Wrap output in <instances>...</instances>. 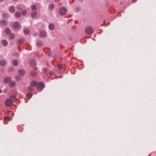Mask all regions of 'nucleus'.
I'll return each instance as SVG.
<instances>
[{
    "label": "nucleus",
    "instance_id": "36",
    "mask_svg": "<svg viewBox=\"0 0 156 156\" xmlns=\"http://www.w3.org/2000/svg\"><path fill=\"white\" fill-rule=\"evenodd\" d=\"M137 0H132V1L133 2H135Z\"/></svg>",
    "mask_w": 156,
    "mask_h": 156
},
{
    "label": "nucleus",
    "instance_id": "19",
    "mask_svg": "<svg viewBox=\"0 0 156 156\" xmlns=\"http://www.w3.org/2000/svg\"><path fill=\"white\" fill-rule=\"evenodd\" d=\"M16 83L14 81H12L9 84V85L10 87H13L16 86Z\"/></svg>",
    "mask_w": 156,
    "mask_h": 156
},
{
    "label": "nucleus",
    "instance_id": "30",
    "mask_svg": "<svg viewBox=\"0 0 156 156\" xmlns=\"http://www.w3.org/2000/svg\"><path fill=\"white\" fill-rule=\"evenodd\" d=\"M31 9L32 10H36L37 9V7L35 5H34L31 6Z\"/></svg>",
    "mask_w": 156,
    "mask_h": 156
},
{
    "label": "nucleus",
    "instance_id": "25",
    "mask_svg": "<svg viewBox=\"0 0 156 156\" xmlns=\"http://www.w3.org/2000/svg\"><path fill=\"white\" fill-rule=\"evenodd\" d=\"M32 93L31 92H29L26 95V97L28 98H30L32 97Z\"/></svg>",
    "mask_w": 156,
    "mask_h": 156
},
{
    "label": "nucleus",
    "instance_id": "8",
    "mask_svg": "<svg viewBox=\"0 0 156 156\" xmlns=\"http://www.w3.org/2000/svg\"><path fill=\"white\" fill-rule=\"evenodd\" d=\"M29 63L30 66L32 67L35 66L36 65V62L34 60H30L29 61Z\"/></svg>",
    "mask_w": 156,
    "mask_h": 156
},
{
    "label": "nucleus",
    "instance_id": "34",
    "mask_svg": "<svg viewBox=\"0 0 156 156\" xmlns=\"http://www.w3.org/2000/svg\"><path fill=\"white\" fill-rule=\"evenodd\" d=\"M28 88L30 91H33L34 90V88L32 87H28Z\"/></svg>",
    "mask_w": 156,
    "mask_h": 156
},
{
    "label": "nucleus",
    "instance_id": "6",
    "mask_svg": "<svg viewBox=\"0 0 156 156\" xmlns=\"http://www.w3.org/2000/svg\"><path fill=\"white\" fill-rule=\"evenodd\" d=\"M7 21L4 20H2L0 22V25L1 26H4L7 25Z\"/></svg>",
    "mask_w": 156,
    "mask_h": 156
},
{
    "label": "nucleus",
    "instance_id": "14",
    "mask_svg": "<svg viewBox=\"0 0 156 156\" xmlns=\"http://www.w3.org/2000/svg\"><path fill=\"white\" fill-rule=\"evenodd\" d=\"M30 75L32 77H34L36 76L37 74L36 72L35 71H31L30 73Z\"/></svg>",
    "mask_w": 156,
    "mask_h": 156
},
{
    "label": "nucleus",
    "instance_id": "21",
    "mask_svg": "<svg viewBox=\"0 0 156 156\" xmlns=\"http://www.w3.org/2000/svg\"><path fill=\"white\" fill-rule=\"evenodd\" d=\"M2 44L4 46H7L8 44V42L6 40H3L2 41Z\"/></svg>",
    "mask_w": 156,
    "mask_h": 156
},
{
    "label": "nucleus",
    "instance_id": "33",
    "mask_svg": "<svg viewBox=\"0 0 156 156\" xmlns=\"http://www.w3.org/2000/svg\"><path fill=\"white\" fill-rule=\"evenodd\" d=\"M48 71V69L46 68H44L43 69V72L45 73H46Z\"/></svg>",
    "mask_w": 156,
    "mask_h": 156
},
{
    "label": "nucleus",
    "instance_id": "16",
    "mask_svg": "<svg viewBox=\"0 0 156 156\" xmlns=\"http://www.w3.org/2000/svg\"><path fill=\"white\" fill-rule=\"evenodd\" d=\"M19 24L17 22H14L13 24V27L15 28H17L19 27Z\"/></svg>",
    "mask_w": 156,
    "mask_h": 156
},
{
    "label": "nucleus",
    "instance_id": "2",
    "mask_svg": "<svg viewBox=\"0 0 156 156\" xmlns=\"http://www.w3.org/2000/svg\"><path fill=\"white\" fill-rule=\"evenodd\" d=\"M13 103V101L11 99H7L5 102V105L7 107H9L12 105Z\"/></svg>",
    "mask_w": 156,
    "mask_h": 156
},
{
    "label": "nucleus",
    "instance_id": "20",
    "mask_svg": "<svg viewBox=\"0 0 156 156\" xmlns=\"http://www.w3.org/2000/svg\"><path fill=\"white\" fill-rule=\"evenodd\" d=\"M31 84L33 87L37 86L38 85L37 82L36 81H32L31 83Z\"/></svg>",
    "mask_w": 156,
    "mask_h": 156
},
{
    "label": "nucleus",
    "instance_id": "35",
    "mask_svg": "<svg viewBox=\"0 0 156 156\" xmlns=\"http://www.w3.org/2000/svg\"><path fill=\"white\" fill-rule=\"evenodd\" d=\"M22 14L23 15H25L26 14V11H23L22 12Z\"/></svg>",
    "mask_w": 156,
    "mask_h": 156
},
{
    "label": "nucleus",
    "instance_id": "3",
    "mask_svg": "<svg viewBox=\"0 0 156 156\" xmlns=\"http://www.w3.org/2000/svg\"><path fill=\"white\" fill-rule=\"evenodd\" d=\"M85 32L87 34H91L93 32V29L91 27H88L86 28Z\"/></svg>",
    "mask_w": 156,
    "mask_h": 156
},
{
    "label": "nucleus",
    "instance_id": "22",
    "mask_svg": "<svg viewBox=\"0 0 156 156\" xmlns=\"http://www.w3.org/2000/svg\"><path fill=\"white\" fill-rule=\"evenodd\" d=\"M37 15V12L35 11H33L31 13V15L32 17H36Z\"/></svg>",
    "mask_w": 156,
    "mask_h": 156
},
{
    "label": "nucleus",
    "instance_id": "1",
    "mask_svg": "<svg viewBox=\"0 0 156 156\" xmlns=\"http://www.w3.org/2000/svg\"><path fill=\"white\" fill-rule=\"evenodd\" d=\"M58 12L60 15L64 16L66 14L67 9L64 7H62L59 9Z\"/></svg>",
    "mask_w": 156,
    "mask_h": 156
},
{
    "label": "nucleus",
    "instance_id": "15",
    "mask_svg": "<svg viewBox=\"0 0 156 156\" xmlns=\"http://www.w3.org/2000/svg\"><path fill=\"white\" fill-rule=\"evenodd\" d=\"M54 25L52 23L50 24L48 26V28L51 30H54Z\"/></svg>",
    "mask_w": 156,
    "mask_h": 156
},
{
    "label": "nucleus",
    "instance_id": "11",
    "mask_svg": "<svg viewBox=\"0 0 156 156\" xmlns=\"http://www.w3.org/2000/svg\"><path fill=\"white\" fill-rule=\"evenodd\" d=\"M24 42V39L23 38L20 39L17 42V44L19 46L22 44Z\"/></svg>",
    "mask_w": 156,
    "mask_h": 156
},
{
    "label": "nucleus",
    "instance_id": "41",
    "mask_svg": "<svg viewBox=\"0 0 156 156\" xmlns=\"http://www.w3.org/2000/svg\"><path fill=\"white\" fill-rule=\"evenodd\" d=\"M13 0L14 1H17V0Z\"/></svg>",
    "mask_w": 156,
    "mask_h": 156
},
{
    "label": "nucleus",
    "instance_id": "38",
    "mask_svg": "<svg viewBox=\"0 0 156 156\" xmlns=\"http://www.w3.org/2000/svg\"><path fill=\"white\" fill-rule=\"evenodd\" d=\"M55 0V1L57 2H59L60 1V0Z\"/></svg>",
    "mask_w": 156,
    "mask_h": 156
},
{
    "label": "nucleus",
    "instance_id": "4",
    "mask_svg": "<svg viewBox=\"0 0 156 156\" xmlns=\"http://www.w3.org/2000/svg\"><path fill=\"white\" fill-rule=\"evenodd\" d=\"M45 87L44 83L42 82H40L37 86V89L42 90Z\"/></svg>",
    "mask_w": 156,
    "mask_h": 156
},
{
    "label": "nucleus",
    "instance_id": "37",
    "mask_svg": "<svg viewBox=\"0 0 156 156\" xmlns=\"http://www.w3.org/2000/svg\"><path fill=\"white\" fill-rule=\"evenodd\" d=\"M51 53H49L48 54V56H51Z\"/></svg>",
    "mask_w": 156,
    "mask_h": 156
},
{
    "label": "nucleus",
    "instance_id": "27",
    "mask_svg": "<svg viewBox=\"0 0 156 156\" xmlns=\"http://www.w3.org/2000/svg\"><path fill=\"white\" fill-rule=\"evenodd\" d=\"M15 37L14 35L13 34H11L9 36V38L11 39H12Z\"/></svg>",
    "mask_w": 156,
    "mask_h": 156
},
{
    "label": "nucleus",
    "instance_id": "29",
    "mask_svg": "<svg viewBox=\"0 0 156 156\" xmlns=\"http://www.w3.org/2000/svg\"><path fill=\"white\" fill-rule=\"evenodd\" d=\"M62 65L61 63L59 64L58 66V69H62Z\"/></svg>",
    "mask_w": 156,
    "mask_h": 156
},
{
    "label": "nucleus",
    "instance_id": "13",
    "mask_svg": "<svg viewBox=\"0 0 156 156\" xmlns=\"http://www.w3.org/2000/svg\"><path fill=\"white\" fill-rule=\"evenodd\" d=\"M6 64L5 61L2 60L0 61V65L1 66H5Z\"/></svg>",
    "mask_w": 156,
    "mask_h": 156
},
{
    "label": "nucleus",
    "instance_id": "26",
    "mask_svg": "<svg viewBox=\"0 0 156 156\" xmlns=\"http://www.w3.org/2000/svg\"><path fill=\"white\" fill-rule=\"evenodd\" d=\"M30 32L29 30L28 29H26L24 30V33L25 34H28Z\"/></svg>",
    "mask_w": 156,
    "mask_h": 156
},
{
    "label": "nucleus",
    "instance_id": "17",
    "mask_svg": "<svg viewBox=\"0 0 156 156\" xmlns=\"http://www.w3.org/2000/svg\"><path fill=\"white\" fill-rule=\"evenodd\" d=\"M54 5L53 4H51L49 5L48 9L49 10H52L54 9Z\"/></svg>",
    "mask_w": 156,
    "mask_h": 156
},
{
    "label": "nucleus",
    "instance_id": "18",
    "mask_svg": "<svg viewBox=\"0 0 156 156\" xmlns=\"http://www.w3.org/2000/svg\"><path fill=\"white\" fill-rule=\"evenodd\" d=\"M43 44L42 42L40 41H37V47H40L42 46Z\"/></svg>",
    "mask_w": 156,
    "mask_h": 156
},
{
    "label": "nucleus",
    "instance_id": "39",
    "mask_svg": "<svg viewBox=\"0 0 156 156\" xmlns=\"http://www.w3.org/2000/svg\"><path fill=\"white\" fill-rule=\"evenodd\" d=\"M2 92V90L0 88V93H1Z\"/></svg>",
    "mask_w": 156,
    "mask_h": 156
},
{
    "label": "nucleus",
    "instance_id": "32",
    "mask_svg": "<svg viewBox=\"0 0 156 156\" xmlns=\"http://www.w3.org/2000/svg\"><path fill=\"white\" fill-rule=\"evenodd\" d=\"M3 16L4 18H6L8 17V14L6 13H4L3 14Z\"/></svg>",
    "mask_w": 156,
    "mask_h": 156
},
{
    "label": "nucleus",
    "instance_id": "31",
    "mask_svg": "<svg viewBox=\"0 0 156 156\" xmlns=\"http://www.w3.org/2000/svg\"><path fill=\"white\" fill-rule=\"evenodd\" d=\"M16 15L17 17H20L21 16V14L19 12H16Z\"/></svg>",
    "mask_w": 156,
    "mask_h": 156
},
{
    "label": "nucleus",
    "instance_id": "12",
    "mask_svg": "<svg viewBox=\"0 0 156 156\" xmlns=\"http://www.w3.org/2000/svg\"><path fill=\"white\" fill-rule=\"evenodd\" d=\"M5 34L7 35H9V34H10V33H11V30H10V29L8 28H6L5 30Z\"/></svg>",
    "mask_w": 156,
    "mask_h": 156
},
{
    "label": "nucleus",
    "instance_id": "10",
    "mask_svg": "<svg viewBox=\"0 0 156 156\" xmlns=\"http://www.w3.org/2000/svg\"><path fill=\"white\" fill-rule=\"evenodd\" d=\"M9 11L11 12H14L15 11V8L14 6H11L9 7Z\"/></svg>",
    "mask_w": 156,
    "mask_h": 156
},
{
    "label": "nucleus",
    "instance_id": "9",
    "mask_svg": "<svg viewBox=\"0 0 156 156\" xmlns=\"http://www.w3.org/2000/svg\"><path fill=\"white\" fill-rule=\"evenodd\" d=\"M40 34L41 37H44L46 36L47 34V33L44 31L42 30L40 31Z\"/></svg>",
    "mask_w": 156,
    "mask_h": 156
},
{
    "label": "nucleus",
    "instance_id": "40",
    "mask_svg": "<svg viewBox=\"0 0 156 156\" xmlns=\"http://www.w3.org/2000/svg\"><path fill=\"white\" fill-rule=\"evenodd\" d=\"M151 155V154H150L148 156H150Z\"/></svg>",
    "mask_w": 156,
    "mask_h": 156
},
{
    "label": "nucleus",
    "instance_id": "23",
    "mask_svg": "<svg viewBox=\"0 0 156 156\" xmlns=\"http://www.w3.org/2000/svg\"><path fill=\"white\" fill-rule=\"evenodd\" d=\"M12 64L14 66H16L18 64V62L17 60H14L12 62Z\"/></svg>",
    "mask_w": 156,
    "mask_h": 156
},
{
    "label": "nucleus",
    "instance_id": "24",
    "mask_svg": "<svg viewBox=\"0 0 156 156\" xmlns=\"http://www.w3.org/2000/svg\"><path fill=\"white\" fill-rule=\"evenodd\" d=\"M14 70V68L12 66L9 67L8 69V71H9V72L13 71Z\"/></svg>",
    "mask_w": 156,
    "mask_h": 156
},
{
    "label": "nucleus",
    "instance_id": "5",
    "mask_svg": "<svg viewBox=\"0 0 156 156\" xmlns=\"http://www.w3.org/2000/svg\"><path fill=\"white\" fill-rule=\"evenodd\" d=\"M11 80V78L10 77H5L4 78L3 82L4 83H8L9 82H10Z\"/></svg>",
    "mask_w": 156,
    "mask_h": 156
},
{
    "label": "nucleus",
    "instance_id": "7",
    "mask_svg": "<svg viewBox=\"0 0 156 156\" xmlns=\"http://www.w3.org/2000/svg\"><path fill=\"white\" fill-rule=\"evenodd\" d=\"M18 73L20 76H22L25 74V71L24 69H21L19 70Z\"/></svg>",
    "mask_w": 156,
    "mask_h": 156
},
{
    "label": "nucleus",
    "instance_id": "42",
    "mask_svg": "<svg viewBox=\"0 0 156 156\" xmlns=\"http://www.w3.org/2000/svg\"><path fill=\"white\" fill-rule=\"evenodd\" d=\"M101 34V33H98V34Z\"/></svg>",
    "mask_w": 156,
    "mask_h": 156
},
{
    "label": "nucleus",
    "instance_id": "28",
    "mask_svg": "<svg viewBox=\"0 0 156 156\" xmlns=\"http://www.w3.org/2000/svg\"><path fill=\"white\" fill-rule=\"evenodd\" d=\"M4 120L6 121V122H7L9 121L10 120V118L9 117H7V116H5L4 117Z\"/></svg>",
    "mask_w": 156,
    "mask_h": 156
}]
</instances>
